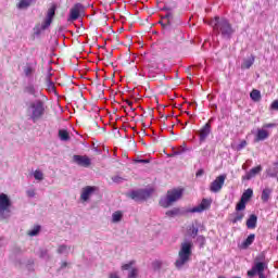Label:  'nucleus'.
Instances as JSON below:
<instances>
[{
	"instance_id": "41",
	"label": "nucleus",
	"mask_w": 278,
	"mask_h": 278,
	"mask_svg": "<svg viewBox=\"0 0 278 278\" xmlns=\"http://www.w3.org/2000/svg\"><path fill=\"white\" fill-rule=\"evenodd\" d=\"M24 73H25L26 77H29V75H31V73H34V70L31 67H26V68H24Z\"/></svg>"
},
{
	"instance_id": "17",
	"label": "nucleus",
	"mask_w": 278,
	"mask_h": 278,
	"mask_svg": "<svg viewBox=\"0 0 278 278\" xmlns=\"http://www.w3.org/2000/svg\"><path fill=\"white\" fill-rule=\"evenodd\" d=\"M163 10H165V12L167 13L160 23L162 27H168L170 25V22L173 21V12H170V9L167 7H164Z\"/></svg>"
},
{
	"instance_id": "24",
	"label": "nucleus",
	"mask_w": 278,
	"mask_h": 278,
	"mask_svg": "<svg viewBox=\"0 0 278 278\" xmlns=\"http://www.w3.org/2000/svg\"><path fill=\"white\" fill-rule=\"evenodd\" d=\"M56 253L59 255H68V253H71V245H66V244L59 245L56 249Z\"/></svg>"
},
{
	"instance_id": "15",
	"label": "nucleus",
	"mask_w": 278,
	"mask_h": 278,
	"mask_svg": "<svg viewBox=\"0 0 278 278\" xmlns=\"http://www.w3.org/2000/svg\"><path fill=\"white\" fill-rule=\"evenodd\" d=\"M83 10L84 5L81 3H76L70 11V21H77V18H79V12Z\"/></svg>"
},
{
	"instance_id": "3",
	"label": "nucleus",
	"mask_w": 278,
	"mask_h": 278,
	"mask_svg": "<svg viewBox=\"0 0 278 278\" xmlns=\"http://www.w3.org/2000/svg\"><path fill=\"white\" fill-rule=\"evenodd\" d=\"M264 270H268V261L264 252L255 256L253 266L248 270V277H254L258 275V278H266Z\"/></svg>"
},
{
	"instance_id": "25",
	"label": "nucleus",
	"mask_w": 278,
	"mask_h": 278,
	"mask_svg": "<svg viewBox=\"0 0 278 278\" xmlns=\"http://www.w3.org/2000/svg\"><path fill=\"white\" fill-rule=\"evenodd\" d=\"M270 194H273V189L265 188L262 192L261 199L263 203H268V200L270 199Z\"/></svg>"
},
{
	"instance_id": "4",
	"label": "nucleus",
	"mask_w": 278,
	"mask_h": 278,
	"mask_svg": "<svg viewBox=\"0 0 278 278\" xmlns=\"http://www.w3.org/2000/svg\"><path fill=\"white\" fill-rule=\"evenodd\" d=\"M192 241H185L181 243L178 258L175 262L176 268H184V266L190 262V257H192Z\"/></svg>"
},
{
	"instance_id": "33",
	"label": "nucleus",
	"mask_w": 278,
	"mask_h": 278,
	"mask_svg": "<svg viewBox=\"0 0 278 278\" xmlns=\"http://www.w3.org/2000/svg\"><path fill=\"white\" fill-rule=\"evenodd\" d=\"M254 241H255V236L250 235L243 242V247L247 249V247H251V244H253Z\"/></svg>"
},
{
	"instance_id": "39",
	"label": "nucleus",
	"mask_w": 278,
	"mask_h": 278,
	"mask_svg": "<svg viewBox=\"0 0 278 278\" xmlns=\"http://www.w3.org/2000/svg\"><path fill=\"white\" fill-rule=\"evenodd\" d=\"M26 194L29 199H34L36 197V189H29L26 191Z\"/></svg>"
},
{
	"instance_id": "31",
	"label": "nucleus",
	"mask_w": 278,
	"mask_h": 278,
	"mask_svg": "<svg viewBox=\"0 0 278 278\" xmlns=\"http://www.w3.org/2000/svg\"><path fill=\"white\" fill-rule=\"evenodd\" d=\"M251 197H253V189H248L243 192L242 197H241V200L242 201H249V199H251Z\"/></svg>"
},
{
	"instance_id": "29",
	"label": "nucleus",
	"mask_w": 278,
	"mask_h": 278,
	"mask_svg": "<svg viewBox=\"0 0 278 278\" xmlns=\"http://www.w3.org/2000/svg\"><path fill=\"white\" fill-rule=\"evenodd\" d=\"M123 220V212L117 211L112 214V222L113 223H121Z\"/></svg>"
},
{
	"instance_id": "38",
	"label": "nucleus",
	"mask_w": 278,
	"mask_h": 278,
	"mask_svg": "<svg viewBox=\"0 0 278 278\" xmlns=\"http://www.w3.org/2000/svg\"><path fill=\"white\" fill-rule=\"evenodd\" d=\"M152 268H153L154 270H160V269L162 268V262H160V261H154V262L152 263Z\"/></svg>"
},
{
	"instance_id": "28",
	"label": "nucleus",
	"mask_w": 278,
	"mask_h": 278,
	"mask_svg": "<svg viewBox=\"0 0 278 278\" xmlns=\"http://www.w3.org/2000/svg\"><path fill=\"white\" fill-rule=\"evenodd\" d=\"M250 97H251L252 101L257 102V101H261L262 93L260 92V90L254 89L251 91Z\"/></svg>"
},
{
	"instance_id": "16",
	"label": "nucleus",
	"mask_w": 278,
	"mask_h": 278,
	"mask_svg": "<svg viewBox=\"0 0 278 278\" xmlns=\"http://www.w3.org/2000/svg\"><path fill=\"white\" fill-rule=\"evenodd\" d=\"M199 227H201V224L198 220L189 225L187 228L188 236H190V238H197V236H199Z\"/></svg>"
},
{
	"instance_id": "46",
	"label": "nucleus",
	"mask_w": 278,
	"mask_h": 278,
	"mask_svg": "<svg viewBox=\"0 0 278 278\" xmlns=\"http://www.w3.org/2000/svg\"><path fill=\"white\" fill-rule=\"evenodd\" d=\"M49 84V88H51L52 90L55 88V86L53 85V83H51V80H48Z\"/></svg>"
},
{
	"instance_id": "27",
	"label": "nucleus",
	"mask_w": 278,
	"mask_h": 278,
	"mask_svg": "<svg viewBox=\"0 0 278 278\" xmlns=\"http://www.w3.org/2000/svg\"><path fill=\"white\" fill-rule=\"evenodd\" d=\"M38 257L41 260H51V255H49V250L45 248H40L39 251L37 252Z\"/></svg>"
},
{
	"instance_id": "11",
	"label": "nucleus",
	"mask_w": 278,
	"mask_h": 278,
	"mask_svg": "<svg viewBox=\"0 0 278 278\" xmlns=\"http://www.w3.org/2000/svg\"><path fill=\"white\" fill-rule=\"evenodd\" d=\"M136 261H130L122 266V270H128L127 278H138V268L134 267Z\"/></svg>"
},
{
	"instance_id": "6",
	"label": "nucleus",
	"mask_w": 278,
	"mask_h": 278,
	"mask_svg": "<svg viewBox=\"0 0 278 278\" xmlns=\"http://www.w3.org/2000/svg\"><path fill=\"white\" fill-rule=\"evenodd\" d=\"M12 216V200L5 193H0V220H8Z\"/></svg>"
},
{
	"instance_id": "51",
	"label": "nucleus",
	"mask_w": 278,
	"mask_h": 278,
	"mask_svg": "<svg viewBox=\"0 0 278 278\" xmlns=\"http://www.w3.org/2000/svg\"><path fill=\"white\" fill-rule=\"evenodd\" d=\"M242 168H243V170H245V169H247V166L243 165Z\"/></svg>"
},
{
	"instance_id": "20",
	"label": "nucleus",
	"mask_w": 278,
	"mask_h": 278,
	"mask_svg": "<svg viewBox=\"0 0 278 278\" xmlns=\"http://www.w3.org/2000/svg\"><path fill=\"white\" fill-rule=\"evenodd\" d=\"M258 173H262V165H258L254 168H252L250 172H248L242 179H245L247 181L253 179V177H255V175H258Z\"/></svg>"
},
{
	"instance_id": "50",
	"label": "nucleus",
	"mask_w": 278,
	"mask_h": 278,
	"mask_svg": "<svg viewBox=\"0 0 278 278\" xmlns=\"http://www.w3.org/2000/svg\"><path fill=\"white\" fill-rule=\"evenodd\" d=\"M128 105H132L131 101H128Z\"/></svg>"
},
{
	"instance_id": "45",
	"label": "nucleus",
	"mask_w": 278,
	"mask_h": 278,
	"mask_svg": "<svg viewBox=\"0 0 278 278\" xmlns=\"http://www.w3.org/2000/svg\"><path fill=\"white\" fill-rule=\"evenodd\" d=\"M205 172L203 169H199L195 174V177H202V175L204 174Z\"/></svg>"
},
{
	"instance_id": "32",
	"label": "nucleus",
	"mask_w": 278,
	"mask_h": 278,
	"mask_svg": "<svg viewBox=\"0 0 278 278\" xmlns=\"http://www.w3.org/2000/svg\"><path fill=\"white\" fill-rule=\"evenodd\" d=\"M34 178L37 180V181H42V179H45V174L40 170V169H36L34 172Z\"/></svg>"
},
{
	"instance_id": "19",
	"label": "nucleus",
	"mask_w": 278,
	"mask_h": 278,
	"mask_svg": "<svg viewBox=\"0 0 278 278\" xmlns=\"http://www.w3.org/2000/svg\"><path fill=\"white\" fill-rule=\"evenodd\" d=\"M253 64H255V55L251 54L249 58L243 59L241 64V71H249V68H251Z\"/></svg>"
},
{
	"instance_id": "9",
	"label": "nucleus",
	"mask_w": 278,
	"mask_h": 278,
	"mask_svg": "<svg viewBox=\"0 0 278 278\" xmlns=\"http://www.w3.org/2000/svg\"><path fill=\"white\" fill-rule=\"evenodd\" d=\"M72 162H74V164H77V166H81L83 168H90V166L92 165V161L90 160V157H88V155L75 154L72 159Z\"/></svg>"
},
{
	"instance_id": "2",
	"label": "nucleus",
	"mask_w": 278,
	"mask_h": 278,
	"mask_svg": "<svg viewBox=\"0 0 278 278\" xmlns=\"http://www.w3.org/2000/svg\"><path fill=\"white\" fill-rule=\"evenodd\" d=\"M26 115L33 123H38L45 116V102L34 100L26 104Z\"/></svg>"
},
{
	"instance_id": "1",
	"label": "nucleus",
	"mask_w": 278,
	"mask_h": 278,
	"mask_svg": "<svg viewBox=\"0 0 278 278\" xmlns=\"http://www.w3.org/2000/svg\"><path fill=\"white\" fill-rule=\"evenodd\" d=\"M208 25L213 27L214 34H218V36H222L224 40H231V36L236 34V29L229 20L225 17L215 16L208 22Z\"/></svg>"
},
{
	"instance_id": "12",
	"label": "nucleus",
	"mask_w": 278,
	"mask_h": 278,
	"mask_svg": "<svg viewBox=\"0 0 278 278\" xmlns=\"http://www.w3.org/2000/svg\"><path fill=\"white\" fill-rule=\"evenodd\" d=\"M212 119H210L201 129H200V142H205L207 136L212 134Z\"/></svg>"
},
{
	"instance_id": "7",
	"label": "nucleus",
	"mask_w": 278,
	"mask_h": 278,
	"mask_svg": "<svg viewBox=\"0 0 278 278\" xmlns=\"http://www.w3.org/2000/svg\"><path fill=\"white\" fill-rule=\"evenodd\" d=\"M55 10H56L55 5H52L48 10L46 18L41 23L40 28L37 27L38 34H40L41 31H45V29H49V27L51 26V23H53V18L55 17Z\"/></svg>"
},
{
	"instance_id": "22",
	"label": "nucleus",
	"mask_w": 278,
	"mask_h": 278,
	"mask_svg": "<svg viewBox=\"0 0 278 278\" xmlns=\"http://www.w3.org/2000/svg\"><path fill=\"white\" fill-rule=\"evenodd\" d=\"M247 227L248 229H255L257 227V216L256 215H251L249 219L247 220Z\"/></svg>"
},
{
	"instance_id": "42",
	"label": "nucleus",
	"mask_w": 278,
	"mask_h": 278,
	"mask_svg": "<svg viewBox=\"0 0 278 278\" xmlns=\"http://www.w3.org/2000/svg\"><path fill=\"white\" fill-rule=\"evenodd\" d=\"M271 110H277V111H278V100H275V101L271 103Z\"/></svg>"
},
{
	"instance_id": "44",
	"label": "nucleus",
	"mask_w": 278,
	"mask_h": 278,
	"mask_svg": "<svg viewBox=\"0 0 278 278\" xmlns=\"http://www.w3.org/2000/svg\"><path fill=\"white\" fill-rule=\"evenodd\" d=\"M137 164H149V160H136Z\"/></svg>"
},
{
	"instance_id": "21",
	"label": "nucleus",
	"mask_w": 278,
	"mask_h": 278,
	"mask_svg": "<svg viewBox=\"0 0 278 278\" xmlns=\"http://www.w3.org/2000/svg\"><path fill=\"white\" fill-rule=\"evenodd\" d=\"M268 136H269L268 130L258 129L256 137H255V142H262V140H266V138H268Z\"/></svg>"
},
{
	"instance_id": "26",
	"label": "nucleus",
	"mask_w": 278,
	"mask_h": 278,
	"mask_svg": "<svg viewBox=\"0 0 278 278\" xmlns=\"http://www.w3.org/2000/svg\"><path fill=\"white\" fill-rule=\"evenodd\" d=\"M59 138H60V140H62V142H68V140H71V135L68 134V130L60 129Z\"/></svg>"
},
{
	"instance_id": "52",
	"label": "nucleus",
	"mask_w": 278,
	"mask_h": 278,
	"mask_svg": "<svg viewBox=\"0 0 278 278\" xmlns=\"http://www.w3.org/2000/svg\"><path fill=\"white\" fill-rule=\"evenodd\" d=\"M277 181H278V176L276 177Z\"/></svg>"
},
{
	"instance_id": "23",
	"label": "nucleus",
	"mask_w": 278,
	"mask_h": 278,
	"mask_svg": "<svg viewBox=\"0 0 278 278\" xmlns=\"http://www.w3.org/2000/svg\"><path fill=\"white\" fill-rule=\"evenodd\" d=\"M36 0H20L17 3V9L18 10H27L31 5V3H35Z\"/></svg>"
},
{
	"instance_id": "8",
	"label": "nucleus",
	"mask_w": 278,
	"mask_h": 278,
	"mask_svg": "<svg viewBox=\"0 0 278 278\" xmlns=\"http://www.w3.org/2000/svg\"><path fill=\"white\" fill-rule=\"evenodd\" d=\"M128 197L132 199V201H147V199L151 197V191H149V189L134 190L128 193Z\"/></svg>"
},
{
	"instance_id": "37",
	"label": "nucleus",
	"mask_w": 278,
	"mask_h": 278,
	"mask_svg": "<svg viewBox=\"0 0 278 278\" xmlns=\"http://www.w3.org/2000/svg\"><path fill=\"white\" fill-rule=\"evenodd\" d=\"M177 214H179V208H173L170 211L166 212V216H177Z\"/></svg>"
},
{
	"instance_id": "43",
	"label": "nucleus",
	"mask_w": 278,
	"mask_h": 278,
	"mask_svg": "<svg viewBox=\"0 0 278 278\" xmlns=\"http://www.w3.org/2000/svg\"><path fill=\"white\" fill-rule=\"evenodd\" d=\"M113 181H114L115 184H121V181H123V178H121V177H118V176H115V177H113Z\"/></svg>"
},
{
	"instance_id": "14",
	"label": "nucleus",
	"mask_w": 278,
	"mask_h": 278,
	"mask_svg": "<svg viewBox=\"0 0 278 278\" xmlns=\"http://www.w3.org/2000/svg\"><path fill=\"white\" fill-rule=\"evenodd\" d=\"M211 205H212V200L203 199L202 202L198 206H195L191 210V212L193 214L205 212V210H210Z\"/></svg>"
},
{
	"instance_id": "10",
	"label": "nucleus",
	"mask_w": 278,
	"mask_h": 278,
	"mask_svg": "<svg viewBox=\"0 0 278 278\" xmlns=\"http://www.w3.org/2000/svg\"><path fill=\"white\" fill-rule=\"evenodd\" d=\"M225 179H227V175H219L210 187L211 192H220L223 190V186H225Z\"/></svg>"
},
{
	"instance_id": "35",
	"label": "nucleus",
	"mask_w": 278,
	"mask_h": 278,
	"mask_svg": "<svg viewBox=\"0 0 278 278\" xmlns=\"http://www.w3.org/2000/svg\"><path fill=\"white\" fill-rule=\"evenodd\" d=\"M28 236L34 237L40 233V226H35L33 229L28 230Z\"/></svg>"
},
{
	"instance_id": "34",
	"label": "nucleus",
	"mask_w": 278,
	"mask_h": 278,
	"mask_svg": "<svg viewBox=\"0 0 278 278\" xmlns=\"http://www.w3.org/2000/svg\"><path fill=\"white\" fill-rule=\"evenodd\" d=\"M245 208H247V202L241 199V200L237 203L236 211H237V212H242V210H245Z\"/></svg>"
},
{
	"instance_id": "40",
	"label": "nucleus",
	"mask_w": 278,
	"mask_h": 278,
	"mask_svg": "<svg viewBox=\"0 0 278 278\" xmlns=\"http://www.w3.org/2000/svg\"><path fill=\"white\" fill-rule=\"evenodd\" d=\"M247 147V140H242L238 146H237V151H242Z\"/></svg>"
},
{
	"instance_id": "49",
	"label": "nucleus",
	"mask_w": 278,
	"mask_h": 278,
	"mask_svg": "<svg viewBox=\"0 0 278 278\" xmlns=\"http://www.w3.org/2000/svg\"><path fill=\"white\" fill-rule=\"evenodd\" d=\"M269 177H277V174L271 173V174H269Z\"/></svg>"
},
{
	"instance_id": "5",
	"label": "nucleus",
	"mask_w": 278,
	"mask_h": 278,
	"mask_svg": "<svg viewBox=\"0 0 278 278\" xmlns=\"http://www.w3.org/2000/svg\"><path fill=\"white\" fill-rule=\"evenodd\" d=\"M181 197H184V189L168 190L166 197L160 200V206L170 207V205H173V203H177Z\"/></svg>"
},
{
	"instance_id": "18",
	"label": "nucleus",
	"mask_w": 278,
	"mask_h": 278,
	"mask_svg": "<svg viewBox=\"0 0 278 278\" xmlns=\"http://www.w3.org/2000/svg\"><path fill=\"white\" fill-rule=\"evenodd\" d=\"M24 92H25L26 94H30L31 97H35V99H36V98H38L39 94H40V89H38V87H37L36 85L29 84V85H27V86L24 88Z\"/></svg>"
},
{
	"instance_id": "36",
	"label": "nucleus",
	"mask_w": 278,
	"mask_h": 278,
	"mask_svg": "<svg viewBox=\"0 0 278 278\" xmlns=\"http://www.w3.org/2000/svg\"><path fill=\"white\" fill-rule=\"evenodd\" d=\"M197 242L201 248L205 247V238L203 236H198Z\"/></svg>"
},
{
	"instance_id": "47",
	"label": "nucleus",
	"mask_w": 278,
	"mask_h": 278,
	"mask_svg": "<svg viewBox=\"0 0 278 278\" xmlns=\"http://www.w3.org/2000/svg\"><path fill=\"white\" fill-rule=\"evenodd\" d=\"M274 126H275V124H265L264 125L265 128H270V127H274Z\"/></svg>"
},
{
	"instance_id": "48",
	"label": "nucleus",
	"mask_w": 278,
	"mask_h": 278,
	"mask_svg": "<svg viewBox=\"0 0 278 278\" xmlns=\"http://www.w3.org/2000/svg\"><path fill=\"white\" fill-rule=\"evenodd\" d=\"M66 266H68V263H66V262H63V263L61 264V268H66Z\"/></svg>"
},
{
	"instance_id": "30",
	"label": "nucleus",
	"mask_w": 278,
	"mask_h": 278,
	"mask_svg": "<svg viewBox=\"0 0 278 278\" xmlns=\"http://www.w3.org/2000/svg\"><path fill=\"white\" fill-rule=\"evenodd\" d=\"M244 218V213L237 211L233 214V218L231 219V223L236 224V223H240V220H242Z\"/></svg>"
},
{
	"instance_id": "13",
	"label": "nucleus",
	"mask_w": 278,
	"mask_h": 278,
	"mask_svg": "<svg viewBox=\"0 0 278 278\" xmlns=\"http://www.w3.org/2000/svg\"><path fill=\"white\" fill-rule=\"evenodd\" d=\"M97 187L87 186L81 189L80 199L86 203L90 200V197L94 194Z\"/></svg>"
}]
</instances>
